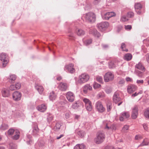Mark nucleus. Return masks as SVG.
Instances as JSON below:
<instances>
[{
    "instance_id": "f257e3e1",
    "label": "nucleus",
    "mask_w": 149,
    "mask_h": 149,
    "mask_svg": "<svg viewBox=\"0 0 149 149\" xmlns=\"http://www.w3.org/2000/svg\"><path fill=\"white\" fill-rule=\"evenodd\" d=\"M105 138L104 133L102 132H99L97 133L96 137L95 139V141L96 144H100L103 141Z\"/></svg>"
},
{
    "instance_id": "f03ea898",
    "label": "nucleus",
    "mask_w": 149,
    "mask_h": 149,
    "mask_svg": "<svg viewBox=\"0 0 149 149\" xmlns=\"http://www.w3.org/2000/svg\"><path fill=\"white\" fill-rule=\"evenodd\" d=\"M84 17L87 21L91 22H94L96 18L95 14L92 12H89L86 14Z\"/></svg>"
},
{
    "instance_id": "7ed1b4c3",
    "label": "nucleus",
    "mask_w": 149,
    "mask_h": 149,
    "mask_svg": "<svg viewBox=\"0 0 149 149\" xmlns=\"http://www.w3.org/2000/svg\"><path fill=\"white\" fill-rule=\"evenodd\" d=\"M89 75L86 73L82 74L79 77L78 82L79 84H83L87 81L89 79Z\"/></svg>"
},
{
    "instance_id": "20e7f679",
    "label": "nucleus",
    "mask_w": 149,
    "mask_h": 149,
    "mask_svg": "<svg viewBox=\"0 0 149 149\" xmlns=\"http://www.w3.org/2000/svg\"><path fill=\"white\" fill-rule=\"evenodd\" d=\"M83 101L85 103V106L87 110L91 111L93 109L91 102L88 99L84 98L83 100Z\"/></svg>"
},
{
    "instance_id": "39448f33",
    "label": "nucleus",
    "mask_w": 149,
    "mask_h": 149,
    "mask_svg": "<svg viewBox=\"0 0 149 149\" xmlns=\"http://www.w3.org/2000/svg\"><path fill=\"white\" fill-rule=\"evenodd\" d=\"M109 26V23L107 22H102L98 24L97 26L100 31H104Z\"/></svg>"
},
{
    "instance_id": "423d86ee",
    "label": "nucleus",
    "mask_w": 149,
    "mask_h": 149,
    "mask_svg": "<svg viewBox=\"0 0 149 149\" xmlns=\"http://www.w3.org/2000/svg\"><path fill=\"white\" fill-rule=\"evenodd\" d=\"M0 60L2 62L3 65L7 64L9 62L8 56L4 53L0 54Z\"/></svg>"
},
{
    "instance_id": "0eeeda50",
    "label": "nucleus",
    "mask_w": 149,
    "mask_h": 149,
    "mask_svg": "<svg viewBox=\"0 0 149 149\" xmlns=\"http://www.w3.org/2000/svg\"><path fill=\"white\" fill-rule=\"evenodd\" d=\"M95 108L97 111L99 113H102L105 110L104 107H103L102 103L100 101H97L95 104Z\"/></svg>"
},
{
    "instance_id": "6e6552de",
    "label": "nucleus",
    "mask_w": 149,
    "mask_h": 149,
    "mask_svg": "<svg viewBox=\"0 0 149 149\" xmlns=\"http://www.w3.org/2000/svg\"><path fill=\"white\" fill-rule=\"evenodd\" d=\"M114 76L110 72H108L105 74L104 76V81L106 82L112 81L114 79Z\"/></svg>"
},
{
    "instance_id": "1a4fd4ad",
    "label": "nucleus",
    "mask_w": 149,
    "mask_h": 149,
    "mask_svg": "<svg viewBox=\"0 0 149 149\" xmlns=\"http://www.w3.org/2000/svg\"><path fill=\"white\" fill-rule=\"evenodd\" d=\"M68 87V84L63 82L60 83L58 86V88L62 91H66Z\"/></svg>"
},
{
    "instance_id": "9d476101",
    "label": "nucleus",
    "mask_w": 149,
    "mask_h": 149,
    "mask_svg": "<svg viewBox=\"0 0 149 149\" xmlns=\"http://www.w3.org/2000/svg\"><path fill=\"white\" fill-rule=\"evenodd\" d=\"M22 96L21 93L17 91L14 92L13 94V99L15 101L20 100Z\"/></svg>"
},
{
    "instance_id": "9b49d317",
    "label": "nucleus",
    "mask_w": 149,
    "mask_h": 149,
    "mask_svg": "<svg viewBox=\"0 0 149 149\" xmlns=\"http://www.w3.org/2000/svg\"><path fill=\"white\" fill-rule=\"evenodd\" d=\"M66 98L68 101L70 102H73L75 98L74 94L70 91L67 92L66 95Z\"/></svg>"
},
{
    "instance_id": "f8f14e48",
    "label": "nucleus",
    "mask_w": 149,
    "mask_h": 149,
    "mask_svg": "<svg viewBox=\"0 0 149 149\" xmlns=\"http://www.w3.org/2000/svg\"><path fill=\"white\" fill-rule=\"evenodd\" d=\"M121 99L119 96V93L118 92H115L113 95V102L116 104L119 101H121Z\"/></svg>"
},
{
    "instance_id": "ddd939ff",
    "label": "nucleus",
    "mask_w": 149,
    "mask_h": 149,
    "mask_svg": "<svg viewBox=\"0 0 149 149\" xmlns=\"http://www.w3.org/2000/svg\"><path fill=\"white\" fill-rule=\"evenodd\" d=\"M89 33L90 34H92L94 36L97 38L101 36L100 33L94 28L90 29L89 31Z\"/></svg>"
},
{
    "instance_id": "4468645a",
    "label": "nucleus",
    "mask_w": 149,
    "mask_h": 149,
    "mask_svg": "<svg viewBox=\"0 0 149 149\" xmlns=\"http://www.w3.org/2000/svg\"><path fill=\"white\" fill-rule=\"evenodd\" d=\"M104 125L105 126L104 128L107 129L108 130L111 129L112 130H115V127L113 125L110 126V123L107 122V121H104L103 122Z\"/></svg>"
},
{
    "instance_id": "2eb2a0df",
    "label": "nucleus",
    "mask_w": 149,
    "mask_h": 149,
    "mask_svg": "<svg viewBox=\"0 0 149 149\" xmlns=\"http://www.w3.org/2000/svg\"><path fill=\"white\" fill-rule=\"evenodd\" d=\"M134 8L136 12L138 14H140L141 12V9L142 8V5L140 3H137L135 4Z\"/></svg>"
},
{
    "instance_id": "dca6fc26",
    "label": "nucleus",
    "mask_w": 149,
    "mask_h": 149,
    "mask_svg": "<svg viewBox=\"0 0 149 149\" xmlns=\"http://www.w3.org/2000/svg\"><path fill=\"white\" fill-rule=\"evenodd\" d=\"M130 116V115L128 112H124L121 113L120 115L119 119L120 121H123L124 119L127 118Z\"/></svg>"
},
{
    "instance_id": "f3484780",
    "label": "nucleus",
    "mask_w": 149,
    "mask_h": 149,
    "mask_svg": "<svg viewBox=\"0 0 149 149\" xmlns=\"http://www.w3.org/2000/svg\"><path fill=\"white\" fill-rule=\"evenodd\" d=\"M92 89L91 86L89 84H86L83 87V91L84 93H86L88 91H91Z\"/></svg>"
},
{
    "instance_id": "a211bd4d",
    "label": "nucleus",
    "mask_w": 149,
    "mask_h": 149,
    "mask_svg": "<svg viewBox=\"0 0 149 149\" xmlns=\"http://www.w3.org/2000/svg\"><path fill=\"white\" fill-rule=\"evenodd\" d=\"M138 109L137 106H135L132 109V118L135 119L136 118L138 114Z\"/></svg>"
},
{
    "instance_id": "6ab92c4d",
    "label": "nucleus",
    "mask_w": 149,
    "mask_h": 149,
    "mask_svg": "<svg viewBox=\"0 0 149 149\" xmlns=\"http://www.w3.org/2000/svg\"><path fill=\"white\" fill-rule=\"evenodd\" d=\"M73 66H65V70L66 72L71 73H73L75 71L74 68L73 67Z\"/></svg>"
},
{
    "instance_id": "aec40b11",
    "label": "nucleus",
    "mask_w": 149,
    "mask_h": 149,
    "mask_svg": "<svg viewBox=\"0 0 149 149\" xmlns=\"http://www.w3.org/2000/svg\"><path fill=\"white\" fill-rule=\"evenodd\" d=\"M136 89V87L134 85H131L128 86L127 91L129 93H131L134 92Z\"/></svg>"
},
{
    "instance_id": "412c9836",
    "label": "nucleus",
    "mask_w": 149,
    "mask_h": 149,
    "mask_svg": "<svg viewBox=\"0 0 149 149\" xmlns=\"http://www.w3.org/2000/svg\"><path fill=\"white\" fill-rule=\"evenodd\" d=\"M37 109L39 111L41 112H44L47 109V106L45 104H42L38 106L37 107Z\"/></svg>"
},
{
    "instance_id": "4be33fe9",
    "label": "nucleus",
    "mask_w": 149,
    "mask_h": 149,
    "mask_svg": "<svg viewBox=\"0 0 149 149\" xmlns=\"http://www.w3.org/2000/svg\"><path fill=\"white\" fill-rule=\"evenodd\" d=\"M149 145V140L147 138L144 139L141 143L139 146L138 147Z\"/></svg>"
},
{
    "instance_id": "5701e85b",
    "label": "nucleus",
    "mask_w": 149,
    "mask_h": 149,
    "mask_svg": "<svg viewBox=\"0 0 149 149\" xmlns=\"http://www.w3.org/2000/svg\"><path fill=\"white\" fill-rule=\"evenodd\" d=\"M15 133L14 134V136H13L12 139L15 140L18 139L19 137L20 132L18 130H15Z\"/></svg>"
},
{
    "instance_id": "b1692460",
    "label": "nucleus",
    "mask_w": 149,
    "mask_h": 149,
    "mask_svg": "<svg viewBox=\"0 0 149 149\" xmlns=\"http://www.w3.org/2000/svg\"><path fill=\"white\" fill-rule=\"evenodd\" d=\"M9 91L6 89H3L1 91L2 95L4 97H8L9 95Z\"/></svg>"
},
{
    "instance_id": "393cba45",
    "label": "nucleus",
    "mask_w": 149,
    "mask_h": 149,
    "mask_svg": "<svg viewBox=\"0 0 149 149\" xmlns=\"http://www.w3.org/2000/svg\"><path fill=\"white\" fill-rule=\"evenodd\" d=\"M35 88L38 90L40 94H42L44 90L42 86L37 85L35 86Z\"/></svg>"
},
{
    "instance_id": "a878e982",
    "label": "nucleus",
    "mask_w": 149,
    "mask_h": 149,
    "mask_svg": "<svg viewBox=\"0 0 149 149\" xmlns=\"http://www.w3.org/2000/svg\"><path fill=\"white\" fill-rule=\"evenodd\" d=\"M85 146L83 144H78L74 147V149H85Z\"/></svg>"
},
{
    "instance_id": "bb28decb",
    "label": "nucleus",
    "mask_w": 149,
    "mask_h": 149,
    "mask_svg": "<svg viewBox=\"0 0 149 149\" xmlns=\"http://www.w3.org/2000/svg\"><path fill=\"white\" fill-rule=\"evenodd\" d=\"M76 32L78 36H81L84 35L85 34V32L81 29H77Z\"/></svg>"
},
{
    "instance_id": "cd10ccee",
    "label": "nucleus",
    "mask_w": 149,
    "mask_h": 149,
    "mask_svg": "<svg viewBox=\"0 0 149 149\" xmlns=\"http://www.w3.org/2000/svg\"><path fill=\"white\" fill-rule=\"evenodd\" d=\"M132 57V55L130 53L126 54L124 56V59L127 61L131 60Z\"/></svg>"
},
{
    "instance_id": "c85d7f7f",
    "label": "nucleus",
    "mask_w": 149,
    "mask_h": 149,
    "mask_svg": "<svg viewBox=\"0 0 149 149\" xmlns=\"http://www.w3.org/2000/svg\"><path fill=\"white\" fill-rule=\"evenodd\" d=\"M56 95L55 94L53 91L50 93L49 95V98L50 100H54L56 97Z\"/></svg>"
},
{
    "instance_id": "c756f323",
    "label": "nucleus",
    "mask_w": 149,
    "mask_h": 149,
    "mask_svg": "<svg viewBox=\"0 0 149 149\" xmlns=\"http://www.w3.org/2000/svg\"><path fill=\"white\" fill-rule=\"evenodd\" d=\"M102 17L104 20H108L110 18L108 12L104 14L102 13Z\"/></svg>"
},
{
    "instance_id": "7c9ffc66",
    "label": "nucleus",
    "mask_w": 149,
    "mask_h": 149,
    "mask_svg": "<svg viewBox=\"0 0 149 149\" xmlns=\"http://www.w3.org/2000/svg\"><path fill=\"white\" fill-rule=\"evenodd\" d=\"M16 78L17 76L15 75L11 74L10 75V77L8 78L11 80V83H13L14 81L16 80Z\"/></svg>"
},
{
    "instance_id": "2f4dec72",
    "label": "nucleus",
    "mask_w": 149,
    "mask_h": 149,
    "mask_svg": "<svg viewBox=\"0 0 149 149\" xmlns=\"http://www.w3.org/2000/svg\"><path fill=\"white\" fill-rule=\"evenodd\" d=\"M84 44L86 45H88L92 42V40L91 39H88L86 40H83Z\"/></svg>"
},
{
    "instance_id": "473e14b6",
    "label": "nucleus",
    "mask_w": 149,
    "mask_h": 149,
    "mask_svg": "<svg viewBox=\"0 0 149 149\" xmlns=\"http://www.w3.org/2000/svg\"><path fill=\"white\" fill-rule=\"evenodd\" d=\"M53 117L52 114L47 113V120L48 122H49L52 120Z\"/></svg>"
},
{
    "instance_id": "72a5a7b5",
    "label": "nucleus",
    "mask_w": 149,
    "mask_h": 149,
    "mask_svg": "<svg viewBox=\"0 0 149 149\" xmlns=\"http://www.w3.org/2000/svg\"><path fill=\"white\" fill-rule=\"evenodd\" d=\"M77 134L79 136H80L81 138L83 137L85 135V133L84 131L82 130H80L79 131L77 132Z\"/></svg>"
},
{
    "instance_id": "f704fd0d",
    "label": "nucleus",
    "mask_w": 149,
    "mask_h": 149,
    "mask_svg": "<svg viewBox=\"0 0 149 149\" xmlns=\"http://www.w3.org/2000/svg\"><path fill=\"white\" fill-rule=\"evenodd\" d=\"M9 149H16L17 146L16 145L13 143H10L9 144Z\"/></svg>"
},
{
    "instance_id": "c9c22d12",
    "label": "nucleus",
    "mask_w": 149,
    "mask_h": 149,
    "mask_svg": "<svg viewBox=\"0 0 149 149\" xmlns=\"http://www.w3.org/2000/svg\"><path fill=\"white\" fill-rule=\"evenodd\" d=\"M107 111H110L112 107L111 103L110 102H108L107 104Z\"/></svg>"
},
{
    "instance_id": "e433bc0d",
    "label": "nucleus",
    "mask_w": 149,
    "mask_h": 149,
    "mask_svg": "<svg viewBox=\"0 0 149 149\" xmlns=\"http://www.w3.org/2000/svg\"><path fill=\"white\" fill-rule=\"evenodd\" d=\"M8 127L7 124H3L1 126L0 129L2 130H5L8 128Z\"/></svg>"
},
{
    "instance_id": "4c0bfd02",
    "label": "nucleus",
    "mask_w": 149,
    "mask_h": 149,
    "mask_svg": "<svg viewBox=\"0 0 149 149\" xmlns=\"http://www.w3.org/2000/svg\"><path fill=\"white\" fill-rule=\"evenodd\" d=\"M79 107L78 101L74 103L73 104L72 106V107L73 109H76Z\"/></svg>"
},
{
    "instance_id": "58836bf2",
    "label": "nucleus",
    "mask_w": 149,
    "mask_h": 149,
    "mask_svg": "<svg viewBox=\"0 0 149 149\" xmlns=\"http://www.w3.org/2000/svg\"><path fill=\"white\" fill-rule=\"evenodd\" d=\"M144 115L146 118H149V107L145 111Z\"/></svg>"
},
{
    "instance_id": "ea45409f",
    "label": "nucleus",
    "mask_w": 149,
    "mask_h": 149,
    "mask_svg": "<svg viewBox=\"0 0 149 149\" xmlns=\"http://www.w3.org/2000/svg\"><path fill=\"white\" fill-rule=\"evenodd\" d=\"M101 86V85L96 82H94L93 84V87L94 89H97L99 88Z\"/></svg>"
},
{
    "instance_id": "a19ab883",
    "label": "nucleus",
    "mask_w": 149,
    "mask_h": 149,
    "mask_svg": "<svg viewBox=\"0 0 149 149\" xmlns=\"http://www.w3.org/2000/svg\"><path fill=\"white\" fill-rule=\"evenodd\" d=\"M136 66L138 69H139L143 71H144L145 70V68L143 66Z\"/></svg>"
},
{
    "instance_id": "79ce46f5",
    "label": "nucleus",
    "mask_w": 149,
    "mask_h": 149,
    "mask_svg": "<svg viewBox=\"0 0 149 149\" xmlns=\"http://www.w3.org/2000/svg\"><path fill=\"white\" fill-rule=\"evenodd\" d=\"M15 130L13 129H10L8 131V134L9 135H12L15 133Z\"/></svg>"
},
{
    "instance_id": "37998d69",
    "label": "nucleus",
    "mask_w": 149,
    "mask_h": 149,
    "mask_svg": "<svg viewBox=\"0 0 149 149\" xmlns=\"http://www.w3.org/2000/svg\"><path fill=\"white\" fill-rule=\"evenodd\" d=\"M125 45L124 43H122L121 48L122 49V50L123 51H125L126 52L128 51V50L125 48Z\"/></svg>"
},
{
    "instance_id": "c03bdc74",
    "label": "nucleus",
    "mask_w": 149,
    "mask_h": 149,
    "mask_svg": "<svg viewBox=\"0 0 149 149\" xmlns=\"http://www.w3.org/2000/svg\"><path fill=\"white\" fill-rule=\"evenodd\" d=\"M112 90V89L110 87H107L105 89L106 92L108 94L110 93L111 92Z\"/></svg>"
},
{
    "instance_id": "a18cd8bd",
    "label": "nucleus",
    "mask_w": 149,
    "mask_h": 149,
    "mask_svg": "<svg viewBox=\"0 0 149 149\" xmlns=\"http://www.w3.org/2000/svg\"><path fill=\"white\" fill-rule=\"evenodd\" d=\"M129 126L127 125H125L122 128V131L124 132H125L126 130L129 129Z\"/></svg>"
},
{
    "instance_id": "49530a36",
    "label": "nucleus",
    "mask_w": 149,
    "mask_h": 149,
    "mask_svg": "<svg viewBox=\"0 0 149 149\" xmlns=\"http://www.w3.org/2000/svg\"><path fill=\"white\" fill-rule=\"evenodd\" d=\"M69 38L71 40H74L75 39V37L73 35V34L72 33H70L68 35Z\"/></svg>"
},
{
    "instance_id": "de8ad7c7",
    "label": "nucleus",
    "mask_w": 149,
    "mask_h": 149,
    "mask_svg": "<svg viewBox=\"0 0 149 149\" xmlns=\"http://www.w3.org/2000/svg\"><path fill=\"white\" fill-rule=\"evenodd\" d=\"M143 138L142 136L139 134L137 135L135 137V139L136 140H140Z\"/></svg>"
},
{
    "instance_id": "09e8293b",
    "label": "nucleus",
    "mask_w": 149,
    "mask_h": 149,
    "mask_svg": "<svg viewBox=\"0 0 149 149\" xmlns=\"http://www.w3.org/2000/svg\"><path fill=\"white\" fill-rule=\"evenodd\" d=\"M97 80L100 83H101L102 81V77L97 76L96 77Z\"/></svg>"
},
{
    "instance_id": "8fccbe9b",
    "label": "nucleus",
    "mask_w": 149,
    "mask_h": 149,
    "mask_svg": "<svg viewBox=\"0 0 149 149\" xmlns=\"http://www.w3.org/2000/svg\"><path fill=\"white\" fill-rule=\"evenodd\" d=\"M21 86V84L19 82H17L16 84L15 88L16 89H18L20 88Z\"/></svg>"
},
{
    "instance_id": "3c124183",
    "label": "nucleus",
    "mask_w": 149,
    "mask_h": 149,
    "mask_svg": "<svg viewBox=\"0 0 149 149\" xmlns=\"http://www.w3.org/2000/svg\"><path fill=\"white\" fill-rule=\"evenodd\" d=\"M134 15V13L132 12H130L127 13V16L129 17H132Z\"/></svg>"
},
{
    "instance_id": "603ef678",
    "label": "nucleus",
    "mask_w": 149,
    "mask_h": 149,
    "mask_svg": "<svg viewBox=\"0 0 149 149\" xmlns=\"http://www.w3.org/2000/svg\"><path fill=\"white\" fill-rule=\"evenodd\" d=\"M108 13L109 15V17L110 18L111 17L114 16L116 15L115 13L114 12H108Z\"/></svg>"
},
{
    "instance_id": "864d4df0",
    "label": "nucleus",
    "mask_w": 149,
    "mask_h": 149,
    "mask_svg": "<svg viewBox=\"0 0 149 149\" xmlns=\"http://www.w3.org/2000/svg\"><path fill=\"white\" fill-rule=\"evenodd\" d=\"M125 28L126 30H130L132 29V26L131 25H130L125 26Z\"/></svg>"
},
{
    "instance_id": "5fc2aeb1",
    "label": "nucleus",
    "mask_w": 149,
    "mask_h": 149,
    "mask_svg": "<svg viewBox=\"0 0 149 149\" xmlns=\"http://www.w3.org/2000/svg\"><path fill=\"white\" fill-rule=\"evenodd\" d=\"M39 130V129L37 127H35L33 130V132H34L35 133H37L38 132Z\"/></svg>"
},
{
    "instance_id": "6e6d98bb",
    "label": "nucleus",
    "mask_w": 149,
    "mask_h": 149,
    "mask_svg": "<svg viewBox=\"0 0 149 149\" xmlns=\"http://www.w3.org/2000/svg\"><path fill=\"white\" fill-rule=\"evenodd\" d=\"M121 20L125 22L128 20V19L127 18L126 16H123L122 17Z\"/></svg>"
},
{
    "instance_id": "4d7b16f0",
    "label": "nucleus",
    "mask_w": 149,
    "mask_h": 149,
    "mask_svg": "<svg viewBox=\"0 0 149 149\" xmlns=\"http://www.w3.org/2000/svg\"><path fill=\"white\" fill-rule=\"evenodd\" d=\"M61 127V125L60 124L58 123H57L56 124L55 128L56 129L59 130L60 128Z\"/></svg>"
},
{
    "instance_id": "13d9d810",
    "label": "nucleus",
    "mask_w": 149,
    "mask_h": 149,
    "mask_svg": "<svg viewBox=\"0 0 149 149\" xmlns=\"http://www.w3.org/2000/svg\"><path fill=\"white\" fill-rule=\"evenodd\" d=\"M100 1L101 0H94L93 3L94 5H97L100 2Z\"/></svg>"
},
{
    "instance_id": "bf43d9fd",
    "label": "nucleus",
    "mask_w": 149,
    "mask_h": 149,
    "mask_svg": "<svg viewBox=\"0 0 149 149\" xmlns=\"http://www.w3.org/2000/svg\"><path fill=\"white\" fill-rule=\"evenodd\" d=\"M104 149H114L113 146H106Z\"/></svg>"
},
{
    "instance_id": "052dcab7",
    "label": "nucleus",
    "mask_w": 149,
    "mask_h": 149,
    "mask_svg": "<svg viewBox=\"0 0 149 149\" xmlns=\"http://www.w3.org/2000/svg\"><path fill=\"white\" fill-rule=\"evenodd\" d=\"M116 64V61H113L110 62V63L109 64V65H115Z\"/></svg>"
},
{
    "instance_id": "680f3d73",
    "label": "nucleus",
    "mask_w": 149,
    "mask_h": 149,
    "mask_svg": "<svg viewBox=\"0 0 149 149\" xmlns=\"http://www.w3.org/2000/svg\"><path fill=\"white\" fill-rule=\"evenodd\" d=\"M10 89L11 90H13L15 89V86L14 85H11L10 86Z\"/></svg>"
},
{
    "instance_id": "e2e57ef3",
    "label": "nucleus",
    "mask_w": 149,
    "mask_h": 149,
    "mask_svg": "<svg viewBox=\"0 0 149 149\" xmlns=\"http://www.w3.org/2000/svg\"><path fill=\"white\" fill-rule=\"evenodd\" d=\"M126 80L127 81H130V82H132L133 81L132 79L129 77H126Z\"/></svg>"
},
{
    "instance_id": "0e129e2a",
    "label": "nucleus",
    "mask_w": 149,
    "mask_h": 149,
    "mask_svg": "<svg viewBox=\"0 0 149 149\" xmlns=\"http://www.w3.org/2000/svg\"><path fill=\"white\" fill-rule=\"evenodd\" d=\"M70 113H66L65 114V117L66 119H68L69 118Z\"/></svg>"
},
{
    "instance_id": "69168bd1",
    "label": "nucleus",
    "mask_w": 149,
    "mask_h": 149,
    "mask_svg": "<svg viewBox=\"0 0 149 149\" xmlns=\"http://www.w3.org/2000/svg\"><path fill=\"white\" fill-rule=\"evenodd\" d=\"M136 83L138 84H143V80H137Z\"/></svg>"
},
{
    "instance_id": "338daca9",
    "label": "nucleus",
    "mask_w": 149,
    "mask_h": 149,
    "mask_svg": "<svg viewBox=\"0 0 149 149\" xmlns=\"http://www.w3.org/2000/svg\"><path fill=\"white\" fill-rule=\"evenodd\" d=\"M143 127L144 130H147V129H148V127L147 126V125L146 124H144L143 125Z\"/></svg>"
},
{
    "instance_id": "774afa93",
    "label": "nucleus",
    "mask_w": 149,
    "mask_h": 149,
    "mask_svg": "<svg viewBox=\"0 0 149 149\" xmlns=\"http://www.w3.org/2000/svg\"><path fill=\"white\" fill-rule=\"evenodd\" d=\"M125 83V81L124 79H121L120 81H119V83L120 84H123Z\"/></svg>"
}]
</instances>
